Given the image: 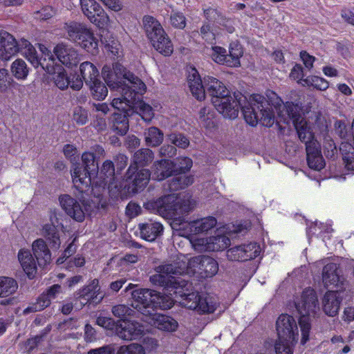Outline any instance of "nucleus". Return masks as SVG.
I'll use <instances>...</instances> for the list:
<instances>
[{
  "label": "nucleus",
  "mask_w": 354,
  "mask_h": 354,
  "mask_svg": "<svg viewBox=\"0 0 354 354\" xmlns=\"http://www.w3.org/2000/svg\"><path fill=\"white\" fill-rule=\"evenodd\" d=\"M190 258L185 254H178L164 261L155 269L157 272L150 277V281L166 288L174 290L176 297H180V304L198 314L214 313L218 306V299L207 294L197 291L189 292L188 281L178 277L185 274H195V270L189 265Z\"/></svg>",
  "instance_id": "1"
},
{
  "label": "nucleus",
  "mask_w": 354,
  "mask_h": 354,
  "mask_svg": "<svg viewBox=\"0 0 354 354\" xmlns=\"http://www.w3.org/2000/svg\"><path fill=\"white\" fill-rule=\"evenodd\" d=\"M205 89L212 95V102L215 109L224 118L234 119L238 116L241 108L244 118L248 124L255 126L260 122L264 126H270L273 122L274 113L264 107L265 97L259 94L246 97L237 94L231 95L224 84L213 77H204Z\"/></svg>",
  "instance_id": "2"
},
{
  "label": "nucleus",
  "mask_w": 354,
  "mask_h": 354,
  "mask_svg": "<svg viewBox=\"0 0 354 354\" xmlns=\"http://www.w3.org/2000/svg\"><path fill=\"white\" fill-rule=\"evenodd\" d=\"M137 87L133 88L132 92H124V100L122 98H114L112 100L111 106L121 113L115 112L112 115L113 129L118 134L123 136L129 130V122L127 117L136 113L140 115L145 122H150L154 116L152 107L140 100V96L143 93L136 92Z\"/></svg>",
  "instance_id": "3"
},
{
  "label": "nucleus",
  "mask_w": 354,
  "mask_h": 354,
  "mask_svg": "<svg viewBox=\"0 0 354 354\" xmlns=\"http://www.w3.org/2000/svg\"><path fill=\"white\" fill-rule=\"evenodd\" d=\"M268 97L269 101L266 100L263 109L273 112V122L276 115L286 123H288L289 120H292L299 139L306 144V149L308 144L313 146V143L318 142L314 139L311 126L299 114V107L297 104L289 102L284 104L275 93H270Z\"/></svg>",
  "instance_id": "4"
},
{
  "label": "nucleus",
  "mask_w": 354,
  "mask_h": 354,
  "mask_svg": "<svg viewBox=\"0 0 354 354\" xmlns=\"http://www.w3.org/2000/svg\"><path fill=\"white\" fill-rule=\"evenodd\" d=\"M295 307L299 315V324L301 332V343L305 344L309 339L311 323L319 314V305L315 290L306 288L297 293L294 299Z\"/></svg>",
  "instance_id": "5"
},
{
  "label": "nucleus",
  "mask_w": 354,
  "mask_h": 354,
  "mask_svg": "<svg viewBox=\"0 0 354 354\" xmlns=\"http://www.w3.org/2000/svg\"><path fill=\"white\" fill-rule=\"evenodd\" d=\"M102 75L106 84L111 88L119 91L124 100V92L127 91L128 95L133 88L137 87L136 92L143 93L146 91L145 83L127 71L122 64L114 63L112 65H105L102 70Z\"/></svg>",
  "instance_id": "6"
},
{
  "label": "nucleus",
  "mask_w": 354,
  "mask_h": 354,
  "mask_svg": "<svg viewBox=\"0 0 354 354\" xmlns=\"http://www.w3.org/2000/svg\"><path fill=\"white\" fill-rule=\"evenodd\" d=\"M39 49L42 57L39 58L40 66L49 74H53V80L55 86L61 90H65L70 86L73 90L79 91L83 86V82L76 73L69 75L66 71L59 66L55 65V58L45 45L39 44Z\"/></svg>",
  "instance_id": "7"
},
{
  "label": "nucleus",
  "mask_w": 354,
  "mask_h": 354,
  "mask_svg": "<svg viewBox=\"0 0 354 354\" xmlns=\"http://www.w3.org/2000/svg\"><path fill=\"white\" fill-rule=\"evenodd\" d=\"M19 52L35 67L38 68L40 63L35 47L26 39H21L18 42L12 35L3 32L0 38V59L9 60Z\"/></svg>",
  "instance_id": "8"
},
{
  "label": "nucleus",
  "mask_w": 354,
  "mask_h": 354,
  "mask_svg": "<svg viewBox=\"0 0 354 354\" xmlns=\"http://www.w3.org/2000/svg\"><path fill=\"white\" fill-rule=\"evenodd\" d=\"M278 341L275 344L276 354H292V348L298 340V328L293 317L281 315L276 322Z\"/></svg>",
  "instance_id": "9"
},
{
  "label": "nucleus",
  "mask_w": 354,
  "mask_h": 354,
  "mask_svg": "<svg viewBox=\"0 0 354 354\" xmlns=\"http://www.w3.org/2000/svg\"><path fill=\"white\" fill-rule=\"evenodd\" d=\"M143 26L153 48L160 54L169 56L174 50L173 44L160 24L151 16H145Z\"/></svg>",
  "instance_id": "10"
},
{
  "label": "nucleus",
  "mask_w": 354,
  "mask_h": 354,
  "mask_svg": "<svg viewBox=\"0 0 354 354\" xmlns=\"http://www.w3.org/2000/svg\"><path fill=\"white\" fill-rule=\"evenodd\" d=\"M68 39L76 43L80 47L91 55L99 52V39L93 31L86 25L71 23L66 26Z\"/></svg>",
  "instance_id": "11"
},
{
  "label": "nucleus",
  "mask_w": 354,
  "mask_h": 354,
  "mask_svg": "<svg viewBox=\"0 0 354 354\" xmlns=\"http://www.w3.org/2000/svg\"><path fill=\"white\" fill-rule=\"evenodd\" d=\"M82 160L84 168L75 166L72 170L71 176L75 187L80 192H84L91 187L93 176L98 170V164L95 162L94 154L91 152L83 153Z\"/></svg>",
  "instance_id": "12"
},
{
  "label": "nucleus",
  "mask_w": 354,
  "mask_h": 354,
  "mask_svg": "<svg viewBox=\"0 0 354 354\" xmlns=\"http://www.w3.org/2000/svg\"><path fill=\"white\" fill-rule=\"evenodd\" d=\"M144 207L149 212L164 217L175 216L187 210V207H183L180 205L178 198L174 194L165 196L157 200H150L144 204Z\"/></svg>",
  "instance_id": "13"
},
{
  "label": "nucleus",
  "mask_w": 354,
  "mask_h": 354,
  "mask_svg": "<svg viewBox=\"0 0 354 354\" xmlns=\"http://www.w3.org/2000/svg\"><path fill=\"white\" fill-rule=\"evenodd\" d=\"M84 15L88 20L100 29L108 27L109 16L95 0H80Z\"/></svg>",
  "instance_id": "14"
},
{
  "label": "nucleus",
  "mask_w": 354,
  "mask_h": 354,
  "mask_svg": "<svg viewBox=\"0 0 354 354\" xmlns=\"http://www.w3.org/2000/svg\"><path fill=\"white\" fill-rule=\"evenodd\" d=\"M217 221L214 217L208 216L191 222H183L177 226V221L173 223V227L182 236H190L193 234L208 231L216 226Z\"/></svg>",
  "instance_id": "15"
},
{
  "label": "nucleus",
  "mask_w": 354,
  "mask_h": 354,
  "mask_svg": "<svg viewBox=\"0 0 354 354\" xmlns=\"http://www.w3.org/2000/svg\"><path fill=\"white\" fill-rule=\"evenodd\" d=\"M59 201L66 214L77 222H82L90 209V205L77 201L68 194L60 196Z\"/></svg>",
  "instance_id": "16"
},
{
  "label": "nucleus",
  "mask_w": 354,
  "mask_h": 354,
  "mask_svg": "<svg viewBox=\"0 0 354 354\" xmlns=\"http://www.w3.org/2000/svg\"><path fill=\"white\" fill-rule=\"evenodd\" d=\"M155 292V290L147 288L136 289L131 292L132 306L144 315V318L153 313Z\"/></svg>",
  "instance_id": "17"
},
{
  "label": "nucleus",
  "mask_w": 354,
  "mask_h": 354,
  "mask_svg": "<svg viewBox=\"0 0 354 354\" xmlns=\"http://www.w3.org/2000/svg\"><path fill=\"white\" fill-rule=\"evenodd\" d=\"M76 298L84 306L87 304H97L103 299L104 294L101 290L99 280L94 279L76 292Z\"/></svg>",
  "instance_id": "18"
},
{
  "label": "nucleus",
  "mask_w": 354,
  "mask_h": 354,
  "mask_svg": "<svg viewBox=\"0 0 354 354\" xmlns=\"http://www.w3.org/2000/svg\"><path fill=\"white\" fill-rule=\"evenodd\" d=\"M145 333L144 326L138 322L127 319L118 321L116 335L124 340L138 339Z\"/></svg>",
  "instance_id": "19"
},
{
  "label": "nucleus",
  "mask_w": 354,
  "mask_h": 354,
  "mask_svg": "<svg viewBox=\"0 0 354 354\" xmlns=\"http://www.w3.org/2000/svg\"><path fill=\"white\" fill-rule=\"evenodd\" d=\"M189 265L192 269L195 270V273L198 272L202 277H212L218 270V263L217 261L206 256H199L190 258Z\"/></svg>",
  "instance_id": "20"
},
{
  "label": "nucleus",
  "mask_w": 354,
  "mask_h": 354,
  "mask_svg": "<svg viewBox=\"0 0 354 354\" xmlns=\"http://www.w3.org/2000/svg\"><path fill=\"white\" fill-rule=\"evenodd\" d=\"M127 180L129 182V189L133 193L138 192L142 190L149 183L150 179V172L148 169H142L137 171L134 165H131L127 174Z\"/></svg>",
  "instance_id": "21"
},
{
  "label": "nucleus",
  "mask_w": 354,
  "mask_h": 354,
  "mask_svg": "<svg viewBox=\"0 0 354 354\" xmlns=\"http://www.w3.org/2000/svg\"><path fill=\"white\" fill-rule=\"evenodd\" d=\"M143 320L159 330L166 333H174L177 331L179 324L171 316L152 313Z\"/></svg>",
  "instance_id": "22"
},
{
  "label": "nucleus",
  "mask_w": 354,
  "mask_h": 354,
  "mask_svg": "<svg viewBox=\"0 0 354 354\" xmlns=\"http://www.w3.org/2000/svg\"><path fill=\"white\" fill-rule=\"evenodd\" d=\"M52 54L57 60L66 67L76 66L79 61L78 51L72 46L61 43L54 47Z\"/></svg>",
  "instance_id": "23"
},
{
  "label": "nucleus",
  "mask_w": 354,
  "mask_h": 354,
  "mask_svg": "<svg viewBox=\"0 0 354 354\" xmlns=\"http://www.w3.org/2000/svg\"><path fill=\"white\" fill-rule=\"evenodd\" d=\"M342 298L337 291L328 290L322 299V308L324 313L329 317L338 314Z\"/></svg>",
  "instance_id": "24"
},
{
  "label": "nucleus",
  "mask_w": 354,
  "mask_h": 354,
  "mask_svg": "<svg viewBox=\"0 0 354 354\" xmlns=\"http://www.w3.org/2000/svg\"><path fill=\"white\" fill-rule=\"evenodd\" d=\"M322 281L326 287H342L344 279L339 274V267L335 263L326 264L322 272Z\"/></svg>",
  "instance_id": "25"
},
{
  "label": "nucleus",
  "mask_w": 354,
  "mask_h": 354,
  "mask_svg": "<svg viewBox=\"0 0 354 354\" xmlns=\"http://www.w3.org/2000/svg\"><path fill=\"white\" fill-rule=\"evenodd\" d=\"M187 81L192 95L198 100H203L205 97V86L196 68L189 66L187 68Z\"/></svg>",
  "instance_id": "26"
},
{
  "label": "nucleus",
  "mask_w": 354,
  "mask_h": 354,
  "mask_svg": "<svg viewBox=\"0 0 354 354\" xmlns=\"http://www.w3.org/2000/svg\"><path fill=\"white\" fill-rule=\"evenodd\" d=\"M18 261L28 278L32 279L37 273V263L28 249L21 248L17 254Z\"/></svg>",
  "instance_id": "27"
},
{
  "label": "nucleus",
  "mask_w": 354,
  "mask_h": 354,
  "mask_svg": "<svg viewBox=\"0 0 354 354\" xmlns=\"http://www.w3.org/2000/svg\"><path fill=\"white\" fill-rule=\"evenodd\" d=\"M115 174V168L113 163L111 160H106L101 169L99 171L97 170V174H95L92 178V183L91 186L92 187V189H93V186L95 187L99 186L104 187L108 182V179L113 178Z\"/></svg>",
  "instance_id": "28"
},
{
  "label": "nucleus",
  "mask_w": 354,
  "mask_h": 354,
  "mask_svg": "<svg viewBox=\"0 0 354 354\" xmlns=\"http://www.w3.org/2000/svg\"><path fill=\"white\" fill-rule=\"evenodd\" d=\"M32 250L40 267H45L50 263L51 253L43 239H38L34 241L32 244Z\"/></svg>",
  "instance_id": "29"
},
{
  "label": "nucleus",
  "mask_w": 354,
  "mask_h": 354,
  "mask_svg": "<svg viewBox=\"0 0 354 354\" xmlns=\"http://www.w3.org/2000/svg\"><path fill=\"white\" fill-rule=\"evenodd\" d=\"M314 145L308 144L306 149L307 161L310 168L317 171L321 170L325 165L324 160L321 155V146L319 142Z\"/></svg>",
  "instance_id": "30"
},
{
  "label": "nucleus",
  "mask_w": 354,
  "mask_h": 354,
  "mask_svg": "<svg viewBox=\"0 0 354 354\" xmlns=\"http://www.w3.org/2000/svg\"><path fill=\"white\" fill-rule=\"evenodd\" d=\"M175 173L174 162L164 159L154 163L152 178L156 180H162Z\"/></svg>",
  "instance_id": "31"
},
{
  "label": "nucleus",
  "mask_w": 354,
  "mask_h": 354,
  "mask_svg": "<svg viewBox=\"0 0 354 354\" xmlns=\"http://www.w3.org/2000/svg\"><path fill=\"white\" fill-rule=\"evenodd\" d=\"M140 236L148 241H154L163 231V226L159 222H148L138 225Z\"/></svg>",
  "instance_id": "32"
},
{
  "label": "nucleus",
  "mask_w": 354,
  "mask_h": 354,
  "mask_svg": "<svg viewBox=\"0 0 354 354\" xmlns=\"http://www.w3.org/2000/svg\"><path fill=\"white\" fill-rule=\"evenodd\" d=\"M61 227L55 226L52 223H48L43 226L42 234L49 241L51 247L58 249L61 245L60 236L59 234V229Z\"/></svg>",
  "instance_id": "33"
},
{
  "label": "nucleus",
  "mask_w": 354,
  "mask_h": 354,
  "mask_svg": "<svg viewBox=\"0 0 354 354\" xmlns=\"http://www.w3.org/2000/svg\"><path fill=\"white\" fill-rule=\"evenodd\" d=\"M80 77L88 85L98 79L99 71L97 67L90 62H84L80 66Z\"/></svg>",
  "instance_id": "34"
},
{
  "label": "nucleus",
  "mask_w": 354,
  "mask_h": 354,
  "mask_svg": "<svg viewBox=\"0 0 354 354\" xmlns=\"http://www.w3.org/2000/svg\"><path fill=\"white\" fill-rule=\"evenodd\" d=\"M144 136L146 145L151 147L159 146L164 140L163 132L156 127L147 129L144 132Z\"/></svg>",
  "instance_id": "35"
},
{
  "label": "nucleus",
  "mask_w": 354,
  "mask_h": 354,
  "mask_svg": "<svg viewBox=\"0 0 354 354\" xmlns=\"http://www.w3.org/2000/svg\"><path fill=\"white\" fill-rule=\"evenodd\" d=\"M243 55V50L239 42H232L229 46L228 67H239L241 66L240 58Z\"/></svg>",
  "instance_id": "36"
},
{
  "label": "nucleus",
  "mask_w": 354,
  "mask_h": 354,
  "mask_svg": "<svg viewBox=\"0 0 354 354\" xmlns=\"http://www.w3.org/2000/svg\"><path fill=\"white\" fill-rule=\"evenodd\" d=\"M345 167L354 171V147L348 142H342L339 147Z\"/></svg>",
  "instance_id": "37"
},
{
  "label": "nucleus",
  "mask_w": 354,
  "mask_h": 354,
  "mask_svg": "<svg viewBox=\"0 0 354 354\" xmlns=\"http://www.w3.org/2000/svg\"><path fill=\"white\" fill-rule=\"evenodd\" d=\"M153 312L155 308H160L162 310L170 309L174 304V299L168 295L160 294L156 291L155 297H153Z\"/></svg>",
  "instance_id": "38"
},
{
  "label": "nucleus",
  "mask_w": 354,
  "mask_h": 354,
  "mask_svg": "<svg viewBox=\"0 0 354 354\" xmlns=\"http://www.w3.org/2000/svg\"><path fill=\"white\" fill-rule=\"evenodd\" d=\"M208 54L215 63L227 66L228 54L225 48L218 46H212Z\"/></svg>",
  "instance_id": "39"
},
{
  "label": "nucleus",
  "mask_w": 354,
  "mask_h": 354,
  "mask_svg": "<svg viewBox=\"0 0 354 354\" xmlns=\"http://www.w3.org/2000/svg\"><path fill=\"white\" fill-rule=\"evenodd\" d=\"M91 92L92 96L97 100H104L108 94V89L99 78L87 85Z\"/></svg>",
  "instance_id": "40"
},
{
  "label": "nucleus",
  "mask_w": 354,
  "mask_h": 354,
  "mask_svg": "<svg viewBox=\"0 0 354 354\" xmlns=\"http://www.w3.org/2000/svg\"><path fill=\"white\" fill-rule=\"evenodd\" d=\"M154 158L153 151L149 149H142L133 155V163L137 166H145L151 162Z\"/></svg>",
  "instance_id": "41"
},
{
  "label": "nucleus",
  "mask_w": 354,
  "mask_h": 354,
  "mask_svg": "<svg viewBox=\"0 0 354 354\" xmlns=\"http://www.w3.org/2000/svg\"><path fill=\"white\" fill-rule=\"evenodd\" d=\"M15 280L10 277H0V297H5L13 294L17 289Z\"/></svg>",
  "instance_id": "42"
},
{
  "label": "nucleus",
  "mask_w": 354,
  "mask_h": 354,
  "mask_svg": "<svg viewBox=\"0 0 354 354\" xmlns=\"http://www.w3.org/2000/svg\"><path fill=\"white\" fill-rule=\"evenodd\" d=\"M300 84L303 86H313L320 91H326L329 86V83L327 80L318 76L308 77L305 80H301Z\"/></svg>",
  "instance_id": "43"
},
{
  "label": "nucleus",
  "mask_w": 354,
  "mask_h": 354,
  "mask_svg": "<svg viewBox=\"0 0 354 354\" xmlns=\"http://www.w3.org/2000/svg\"><path fill=\"white\" fill-rule=\"evenodd\" d=\"M210 246L209 251H218L225 249L230 244V239L225 235L217 234L214 236L209 237Z\"/></svg>",
  "instance_id": "44"
},
{
  "label": "nucleus",
  "mask_w": 354,
  "mask_h": 354,
  "mask_svg": "<svg viewBox=\"0 0 354 354\" xmlns=\"http://www.w3.org/2000/svg\"><path fill=\"white\" fill-rule=\"evenodd\" d=\"M11 71L17 80H24L28 75V69L26 62L20 59H16L11 66Z\"/></svg>",
  "instance_id": "45"
},
{
  "label": "nucleus",
  "mask_w": 354,
  "mask_h": 354,
  "mask_svg": "<svg viewBox=\"0 0 354 354\" xmlns=\"http://www.w3.org/2000/svg\"><path fill=\"white\" fill-rule=\"evenodd\" d=\"M243 252V259L245 261L250 260L258 257L261 253V247L254 242L241 245Z\"/></svg>",
  "instance_id": "46"
},
{
  "label": "nucleus",
  "mask_w": 354,
  "mask_h": 354,
  "mask_svg": "<svg viewBox=\"0 0 354 354\" xmlns=\"http://www.w3.org/2000/svg\"><path fill=\"white\" fill-rule=\"evenodd\" d=\"M50 303L51 300L48 298V295H46L45 292H44L38 297L37 301L26 308L24 310V313L25 314H28L32 312L42 310L45 308L48 307Z\"/></svg>",
  "instance_id": "47"
},
{
  "label": "nucleus",
  "mask_w": 354,
  "mask_h": 354,
  "mask_svg": "<svg viewBox=\"0 0 354 354\" xmlns=\"http://www.w3.org/2000/svg\"><path fill=\"white\" fill-rule=\"evenodd\" d=\"M194 183L193 176H181L175 177L169 184V189L176 191L187 187Z\"/></svg>",
  "instance_id": "48"
},
{
  "label": "nucleus",
  "mask_w": 354,
  "mask_h": 354,
  "mask_svg": "<svg viewBox=\"0 0 354 354\" xmlns=\"http://www.w3.org/2000/svg\"><path fill=\"white\" fill-rule=\"evenodd\" d=\"M116 354H145V348L140 344L131 343L120 346Z\"/></svg>",
  "instance_id": "49"
},
{
  "label": "nucleus",
  "mask_w": 354,
  "mask_h": 354,
  "mask_svg": "<svg viewBox=\"0 0 354 354\" xmlns=\"http://www.w3.org/2000/svg\"><path fill=\"white\" fill-rule=\"evenodd\" d=\"M188 238L192 248L198 252H209L210 246L209 238H193L192 236H185Z\"/></svg>",
  "instance_id": "50"
},
{
  "label": "nucleus",
  "mask_w": 354,
  "mask_h": 354,
  "mask_svg": "<svg viewBox=\"0 0 354 354\" xmlns=\"http://www.w3.org/2000/svg\"><path fill=\"white\" fill-rule=\"evenodd\" d=\"M176 173H185L190 170L192 167V160L188 157H180L177 159L175 164Z\"/></svg>",
  "instance_id": "51"
},
{
  "label": "nucleus",
  "mask_w": 354,
  "mask_h": 354,
  "mask_svg": "<svg viewBox=\"0 0 354 354\" xmlns=\"http://www.w3.org/2000/svg\"><path fill=\"white\" fill-rule=\"evenodd\" d=\"M133 310L122 304L115 306L112 308L113 315L121 319H127V317L133 316Z\"/></svg>",
  "instance_id": "52"
},
{
  "label": "nucleus",
  "mask_w": 354,
  "mask_h": 354,
  "mask_svg": "<svg viewBox=\"0 0 354 354\" xmlns=\"http://www.w3.org/2000/svg\"><path fill=\"white\" fill-rule=\"evenodd\" d=\"M169 140L173 145L182 149L187 148L189 145V139L181 133H171Z\"/></svg>",
  "instance_id": "53"
},
{
  "label": "nucleus",
  "mask_w": 354,
  "mask_h": 354,
  "mask_svg": "<svg viewBox=\"0 0 354 354\" xmlns=\"http://www.w3.org/2000/svg\"><path fill=\"white\" fill-rule=\"evenodd\" d=\"M73 120L79 125H84L88 121L87 111L81 106H77L73 110Z\"/></svg>",
  "instance_id": "54"
},
{
  "label": "nucleus",
  "mask_w": 354,
  "mask_h": 354,
  "mask_svg": "<svg viewBox=\"0 0 354 354\" xmlns=\"http://www.w3.org/2000/svg\"><path fill=\"white\" fill-rule=\"evenodd\" d=\"M98 326L110 330H113L116 333V327L118 322H115L112 318L104 316H99L96 319Z\"/></svg>",
  "instance_id": "55"
},
{
  "label": "nucleus",
  "mask_w": 354,
  "mask_h": 354,
  "mask_svg": "<svg viewBox=\"0 0 354 354\" xmlns=\"http://www.w3.org/2000/svg\"><path fill=\"white\" fill-rule=\"evenodd\" d=\"M171 25L177 28L183 29L186 26V19L185 15L180 12H174L170 17Z\"/></svg>",
  "instance_id": "56"
},
{
  "label": "nucleus",
  "mask_w": 354,
  "mask_h": 354,
  "mask_svg": "<svg viewBox=\"0 0 354 354\" xmlns=\"http://www.w3.org/2000/svg\"><path fill=\"white\" fill-rule=\"evenodd\" d=\"M335 132L342 139H347L350 136L351 127L344 121H337L335 124Z\"/></svg>",
  "instance_id": "57"
},
{
  "label": "nucleus",
  "mask_w": 354,
  "mask_h": 354,
  "mask_svg": "<svg viewBox=\"0 0 354 354\" xmlns=\"http://www.w3.org/2000/svg\"><path fill=\"white\" fill-rule=\"evenodd\" d=\"M241 245L233 247L227 251V258L230 261H244Z\"/></svg>",
  "instance_id": "58"
},
{
  "label": "nucleus",
  "mask_w": 354,
  "mask_h": 354,
  "mask_svg": "<svg viewBox=\"0 0 354 354\" xmlns=\"http://www.w3.org/2000/svg\"><path fill=\"white\" fill-rule=\"evenodd\" d=\"M115 348L113 344H106L99 348L90 349L87 354H114Z\"/></svg>",
  "instance_id": "59"
},
{
  "label": "nucleus",
  "mask_w": 354,
  "mask_h": 354,
  "mask_svg": "<svg viewBox=\"0 0 354 354\" xmlns=\"http://www.w3.org/2000/svg\"><path fill=\"white\" fill-rule=\"evenodd\" d=\"M65 156L71 160V162L75 161L77 156V149L72 145H66L63 149Z\"/></svg>",
  "instance_id": "60"
},
{
  "label": "nucleus",
  "mask_w": 354,
  "mask_h": 354,
  "mask_svg": "<svg viewBox=\"0 0 354 354\" xmlns=\"http://www.w3.org/2000/svg\"><path fill=\"white\" fill-rule=\"evenodd\" d=\"M290 77L292 80H296L300 84V82L304 80L303 78L302 67L299 64H296L291 70Z\"/></svg>",
  "instance_id": "61"
},
{
  "label": "nucleus",
  "mask_w": 354,
  "mask_h": 354,
  "mask_svg": "<svg viewBox=\"0 0 354 354\" xmlns=\"http://www.w3.org/2000/svg\"><path fill=\"white\" fill-rule=\"evenodd\" d=\"M10 83V77L8 71L4 68L0 69V91H5Z\"/></svg>",
  "instance_id": "62"
},
{
  "label": "nucleus",
  "mask_w": 354,
  "mask_h": 354,
  "mask_svg": "<svg viewBox=\"0 0 354 354\" xmlns=\"http://www.w3.org/2000/svg\"><path fill=\"white\" fill-rule=\"evenodd\" d=\"M109 9L119 12L122 9V4L120 0H100Z\"/></svg>",
  "instance_id": "63"
},
{
  "label": "nucleus",
  "mask_w": 354,
  "mask_h": 354,
  "mask_svg": "<svg viewBox=\"0 0 354 354\" xmlns=\"http://www.w3.org/2000/svg\"><path fill=\"white\" fill-rule=\"evenodd\" d=\"M143 344L149 352L156 351L159 346L158 340L151 337H145L143 340Z\"/></svg>",
  "instance_id": "64"
}]
</instances>
